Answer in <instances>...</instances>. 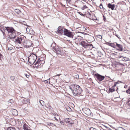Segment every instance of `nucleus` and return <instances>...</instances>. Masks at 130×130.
<instances>
[{
    "label": "nucleus",
    "instance_id": "f03ea898",
    "mask_svg": "<svg viewBox=\"0 0 130 130\" xmlns=\"http://www.w3.org/2000/svg\"><path fill=\"white\" fill-rule=\"evenodd\" d=\"M37 58V56L36 55L32 53L28 57V61L30 64H33L35 62Z\"/></svg>",
    "mask_w": 130,
    "mask_h": 130
},
{
    "label": "nucleus",
    "instance_id": "69168bd1",
    "mask_svg": "<svg viewBox=\"0 0 130 130\" xmlns=\"http://www.w3.org/2000/svg\"><path fill=\"white\" fill-rule=\"evenodd\" d=\"M4 38H5V37H4Z\"/></svg>",
    "mask_w": 130,
    "mask_h": 130
},
{
    "label": "nucleus",
    "instance_id": "4be33fe9",
    "mask_svg": "<svg viewBox=\"0 0 130 130\" xmlns=\"http://www.w3.org/2000/svg\"><path fill=\"white\" fill-rule=\"evenodd\" d=\"M6 27H4L3 25H1L0 26V30H6Z\"/></svg>",
    "mask_w": 130,
    "mask_h": 130
},
{
    "label": "nucleus",
    "instance_id": "7c9ffc66",
    "mask_svg": "<svg viewBox=\"0 0 130 130\" xmlns=\"http://www.w3.org/2000/svg\"><path fill=\"white\" fill-rule=\"evenodd\" d=\"M74 77L77 79H78L79 78V75L78 74L75 75L74 76Z\"/></svg>",
    "mask_w": 130,
    "mask_h": 130
},
{
    "label": "nucleus",
    "instance_id": "72a5a7b5",
    "mask_svg": "<svg viewBox=\"0 0 130 130\" xmlns=\"http://www.w3.org/2000/svg\"><path fill=\"white\" fill-rule=\"evenodd\" d=\"M127 104L130 106V99L127 102Z\"/></svg>",
    "mask_w": 130,
    "mask_h": 130
},
{
    "label": "nucleus",
    "instance_id": "5701e85b",
    "mask_svg": "<svg viewBox=\"0 0 130 130\" xmlns=\"http://www.w3.org/2000/svg\"><path fill=\"white\" fill-rule=\"evenodd\" d=\"M39 102L40 104H41L42 106H44L45 105V103L42 100H41L39 101Z\"/></svg>",
    "mask_w": 130,
    "mask_h": 130
},
{
    "label": "nucleus",
    "instance_id": "09e8293b",
    "mask_svg": "<svg viewBox=\"0 0 130 130\" xmlns=\"http://www.w3.org/2000/svg\"><path fill=\"white\" fill-rule=\"evenodd\" d=\"M51 126H52V125H53L54 126H56L55 125H54V124H53V123H51Z\"/></svg>",
    "mask_w": 130,
    "mask_h": 130
},
{
    "label": "nucleus",
    "instance_id": "2eb2a0df",
    "mask_svg": "<svg viewBox=\"0 0 130 130\" xmlns=\"http://www.w3.org/2000/svg\"><path fill=\"white\" fill-rule=\"evenodd\" d=\"M16 32H15L13 33H11V34L8 36V38L11 39L15 38L16 36Z\"/></svg>",
    "mask_w": 130,
    "mask_h": 130
},
{
    "label": "nucleus",
    "instance_id": "b1692460",
    "mask_svg": "<svg viewBox=\"0 0 130 130\" xmlns=\"http://www.w3.org/2000/svg\"><path fill=\"white\" fill-rule=\"evenodd\" d=\"M109 90L110 92H113L115 91V90L114 88H109Z\"/></svg>",
    "mask_w": 130,
    "mask_h": 130
},
{
    "label": "nucleus",
    "instance_id": "a878e982",
    "mask_svg": "<svg viewBox=\"0 0 130 130\" xmlns=\"http://www.w3.org/2000/svg\"><path fill=\"white\" fill-rule=\"evenodd\" d=\"M122 60L123 61H129V58H127L126 57H124L123 59H122Z\"/></svg>",
    "mask_w": 130,
    "mask_h": 130
},
{
    "label": "nucleus",
    "instance_id": "cd10ccee",
    "mask_svg": "<svg viewBox=\"0 0 130 130\" xmlns=\"http://www.w3.org/2000/svg\"><path fill=\"white\" fill-rule=\"evenodd\" d=\"M8 102L10 103H13L14 102L13 100L12 99L9 100Z\"/></svg>",
    "mask_w": 130,
    "mask_h": 130
},
{
    "label": "nucleus",
    "instance_id": "393cba45",
    "mask_svg": "<svg viewBox=\"0 0 130 130\" xmlns=\"http://www.w3.org/2000/svg\"><path fill=\"white\" fill-rule=\"evenodd\" d=\"M7 130H16V129L14 127H11L8 128Z\"/></svg>",
    "mask_w": 130,
    "mask_h": 130
},
{
    "label": "nucleus",
    "instance_id": "a19ab883",
    "mask_svg": "<svg viewBox=\"0 0 130 130\" xmlns=\"http://www.w3.org/2000/svg\"><path fill=\"white\" fill-rule=\"evenodd\" d=\"M119 129L120 130H124L123 128H122L121 127H120Z\"/></svg>",
    "mask_w": 130,
    "mask_h": 130
},
{
    "label": "nucleus",
    "instance_id": "ddd939ff",
    "mask_svg": "<svg viewBox=\"0 0 130 130\" xmlns=\"http://www.w3.org/2000/svg\"><path fill=\"white\" fill-rule=\"evenodd\" d=\"M64 121L66 123H69L71 126H72V125L74 123L73 121L70 119L66 118L65 119Z\"/></svg>",
    "mask_w": 130,
    "mask_h": 130
},
{
    "label": "nucleus",
    "instance_id": "6e6552de",
    "mask_svg": "<svg viewBox=\"0 0 130 130\" xmlns=\"http://www.w3.org/2000/svg\"><path fill=\"white\" fill-rule=\"evenodd\" d=\"M84 112L88 116H90L91 115V112L90 109L87 108H83L82 109Z\"/></svg>",
    "mask_w": 130,
    "mask_h": 130
},
{
    "label": "nucleus",
    "instance_id": "e433bc0d",
    "mask_svg": "<svg viewBox=\"0 0 130 130\" xmlns=\"http://www.w3.org/2000/svg\"><path fill=\"white\" fill-rule=\"evenodd\" d=\"M98 37L99 38H100V39H102V36L101 35H98Z\"/></svg>",
    "mask_w": 130,
    "mask_h": 130
},
{
    "label": "nucleus",
    "instance_id": "f704fd0d",
    "mask_svg": "<svg viewBox=\"0 0 130 130\" xmlns=\"http://www.w3.org/2000/svg\"><path fill=\"white\" fill-rule=\"evenodd\" d=\"M29 103V100H26V101L25 102V104H28Z\"/></svg>",
    "mask_w": 130,
    "mask_h": 130
},
{
    "label": "nucleus",
    "instance_id": "79ce46f5",
    "mask_svg": "<svg viewBox=\"0 0 130 130\" xmlns=\"http://www.w3.org/2000/svg\"><path fill=\"white\" fill-rule=\"evenodd\" d=\"M79 13L80 15H81L82 16H84V14L81 12H79Z\"/></svg>",
    "mask_w": 130,
    "mask_h": 130
},
{
    "label": "nucleus",
    "instance_id": "c9c22d12",
    "mask_svg": "<svg viewBox=\"0 0 130 130\" xmlns=\"http://www.w3.org/2000/svg\"><path fill=\"white\" fill-rule=\"evenodd\" d=\"M29 103V100H26V101L25 102V104H28Z\"/></svg>",
    "mask_w": 130,
    "mask_h": 130
},
{
    "label": "nucleus",
    "instance_id": "864d4df0",
    "mask_svg": "<svg viewBox=\"0 0 130 130\" xmlns=\"http://www.w3.org/2000/svg\"><path fill=\"white\" fill-rule=\"evenodd\" d=\"M2 33H3V35H4H4H5V32H4V31H3V32Z\"/></svg>",
    "mask_w": 130,
    "mask_h": 130
},
{
    "label": "nucleus",
    "instance_id": "58836bf2",
    "mask_svg": "<svg viewBox=\"0 0 130 130\" xmlns=\"http://www.w3.org/2000/svg\"><path fill=\"white\" fill-rule=\"evenodd\" d=\"M12 48H13L12 47H9L8 49L9 50L11 51L12 50Z\"/></svg>",
    "mask_w": 130,
    "mask_h": 130
},
{
    "label": "nucleus",
    "instance_id": "052dcab7",
    "mask_svg": "<svg viewBox=\"0 0 130 130\" xmlns=\"http://www.w3.org/2000/svg\"><path fill=\"white\" fill-rule=\"evenodd\" d=\"M30 130V129H28V130Z\"/></svg>",
    "mask_w": 130,
    "mask_h": 130
},
{
    "label": "nucleus",
    "instance_id": "dca6fc26",
    "mask_svg": "<svg viewBox=\"0 0 130 130\" xmlns=\"http://www.w3.org/2000/svg\"><path fill=\"white\" fill-rule=\"evenodd\" d=\"M83 39V37L80 36H78L77 37L75 38L74 40L75 41V42H80L81 40H82Z\"/></svg>",
    "mask_w": 130,
    "mask_h": 130
},
{
    "label": "nucleus",
    "instance_id": "a211bd4d",
    "mask_svg": "<svg viewBox=\"0 0 130 130\" xmlns=\"http://www.w3.org/2000/svg\"><path fill=\"white\" fill-rule=\"evenodd\" d=\"M117 44V42H114L113 43H111L110 46L111 47L114 48H116V46Z\"/></svg>",
    "mask_w": 130,
    "mask_h": 130
},
{
    "label": "nucleus",
    "instance_id": "e2e57ef3",
    "mask_svg": "<svg viewBox=\"0 0 130 130\" xmlns=\"http://www.w3.org/2000/svg\"><path fill=\"white\" fill-rule=\"evenodd\" d=\"M108 78H110V77L108 76Z\"/></svg>",
    "mask_w": 130,
    "mask_h": 130
},
{
    "label": "nucleus",
    "instance_id": "37998d69",
    "mask_svg": "<svg viewBox=\"0 0 130 130\" xmlns=\"http://www.w3.org/2000/svg\"><path fill=\"white\" fill-rule=\"evenodd\" d=\"M95 129V128H94L93 127H91L90 129V130H93V129Z\"/></svg>",
    "mask_w": 130,
    "mask_h": 130
},
{
    "label": "nucleus",
    "instance_id": "39448f33",
    "mask_svg": "<svg viewBox=\"0 0 130 130\" xmlns=\"http://www.w3.org/2000/svg\"><path fill=\"white\" fill-rule=\"evenodd\" d=\"M32 43L30 40H25L22 42V44L26 48H29L31 46Z\"/></svg>",
    "mask_w": 130,
    "mask_h": 130
},
{
    "label": "nucleus",
    "instance_id": "412c9836",
    "mask_svg": "<svg viewBox=\"0 0 130 130\" xmlns=\"http://www.w3.org/2000/svg\"><path fill=\"white\" fill-rule=\"evenodd\" d=\"M15 12L17 14H19L21 13V11L19 9H17L15 10Z\"/></svg>",
    "mask_w": 130,
    "mask_h": 130
},
{
    "label": "nucleus",
    "instance_id": "c85d7f7f",
    "mask_svg": "<svg viewBox=\"0 0 130 130\" xmlns=\"http://www.w3.org/2000/svg\"><path fill=\"white\" fill-rule=\"evenodd\" d=\"M126 92L127 93L130 94V87L128 89L126 90Z\"/></svg>",
    "mask_w": 130,
    "mask_h": 130
},
{
    "label": "nucleus",
    "instance_id": "13d9d810",
    "mask_svg": "<svg viewBox=\"0 0 130 130\" xmlns=\"http://www.w3.org/2000/svg\"><path fill=\"white\" fill-rule=\"evenodd\" d=\"M2 31V32H3V30H0Z\"/></svg>",
    "mask_w": 130,
    "mask_h": 130
},
{
    "label": "nucleus",
    "instance_id": "3c124183",
    "mask_svg": "<svg viewBox=\"0 0 130 130\" xmlns=\"http://www.w3.org/2000/svg\"><path fill=\"white\" fill-rule=\"evenodd\" d=\"M54 118L55 120L57 121H58V119L56 118L55 117H54Z\"/></svg>",
    "mask_w": 130,
    "mask_h": 130
},
{
    "label": "nucleus",
    "instance_id": "f257e3e1",
    "mask_svg": "<svg viewBox=\"0 0 130 130\" xmlns=\"http://www.w3.org/2000/svg\"><path fill=\"white\" fill-rule=\"evenodd\" d=\"M70 88L74 96H79L82 95V90L79 85L73 84L70 86Z\"/></svg>",
    "mask_w": 130,
    "mask_h": 130
},
{
    "label": "nucleus",
    "instance_id": "2f4dec72",
    "mask_svg": "<svg viewBox=\"0 0 130 130\" xmlns=\"http://www.w3.org/2000/svg\"><path fill=\"white\" fill-rule=\"evenodd\" d=\"M14 79H15L14 77L13 76H11L10 77V79L11 80H12V81H13V80H14Z\"/></svg>",
    "mask_w": 130,
    "mask_h": 130
},
{
    "label": "nucleus",
    "instance_id": "1a4fd4ad",
    "mask_svg": "<svg viewBox=\"0 0 130 130\" xmlns=\"http://www.w3.org/2000/svg\"><path fill=\"white\" fill-rule=\"evenodd\" d=\"M24 38L21 37H18L15 39V42L17 43L22 44V42L24 41Z\"/></svg>",
    "mask_w": 130,
    "mask_h": 130
},
{
    "label": "nucleus",
    "instance_id": "9b49d317",
    "mask_svg": "<svg viewBox=\"0 0 130 130\" xmlns=\"http://www.w3.org/2000/svg\"><path fill=\"white\" fill-rule=\"evenodd\" d=\"M6 30L8 33L10 34L12 33H13L16 32L15 30L12 27H7L6 28Z\"/></svg>",
    "mask_w": 130,
    "mask_h": 130
},
{
    "label": "nucleus",
    "instance_id": "338daca9",
    "mask_svg": "<svg viewBox=\"0 0 130 130\" xmlns=\"http://www.w3.org/2000/svg\"><path fill=\"white\" fill-rule=\"evenodd\" d=\"M129 39H130V37L129 38Z\"/></svg>",
    "mask_w": 130,
    "mask_h": 130
},
{
    "label": "nucleus",
    "instance_id": "49530a36",
    "mask_svg": "<svg viewBox=\"0 0 130 130\" xmlns=\"http://www.w3.org/2000/svg\"><path fill=\"white\" fill-rule=\"evenodd\" d=\"M51 123H50V122H47V124L48 125H51Z\"/></svg>",
    "mask_w": 130,
    "mask_h": 130
},
{
    "label": "nucleus",
    "instance_id": "f3484780",
    "mask_svg": "<svg viewBox=\"0 0 130 130\" xmlns=\"http://www.w3.org/2000/svg\"><path fill=\"white\" fill-rule=\"evenodd\" d=\"M108 7L111 9L112 10H113L115 8V5L114 4H111L110 3H109L107 5Z\"/></svg>",
    "mask_w": 130,
    "mask_h": 130
},
{
    "label": "nucleus",
    "instance_id": "c756f323",
    "mask_svg": "<svg viewBox=\"0 0 130 130\" xmlns=\"http://www.w3.org/2000/svg\"><path fill=\"white\" fill-rule=\"evenodd\" d=\"M87 8L85 5L83 6L81 8V9L82 10H84L86 8Z\"/></svg>",
    "mask_w": 130,
    "mask_h": 130
},
{
    "label": "nucleus",
    "instance_id": "9d476101",
    "mask_svg": "<svg viewBox=\"0 0 130 130\" xmlns=\"http://www.w3.org/2000/svg\"><path fill=\"white\" fill-rule=\"evenodd\" d=\"M35 65V68L39 69L41 68L42 67L43 64H42L41 63L40 60H38V61L36 62Z\"/></svg>",
    "mask_w": 130,
    "mask_h": 130
},
{
    "label": "nucleus",
    "instance_id": "20e7f679",
    "mask_svg": "<svg viewBox=\"0 0 130 130\" xmlns=\"http://www.w3.org/2000/svg\"><path fill=\"white\" fill-rule=\"evenodd\" d=\"M63 32L64 35H66L69 37L73 38L74 34L73 32L70 31L66 28H64Z\"/></svg>",
    "mask_w": 130,
    "mask_h": 130
},
{
    "label": "nucleus",
    "instance_id": "ea45409f",
    "mask_svg": "<svg viewBox=\"0 0 130 130\" xmlns=\"http://www.w3.org/2000/svg\"><path fill=\"white\" fill-rule=\"evenodd\" d=\"M60 122L61 124H62L63 125L64 124V123L62 121H60Z\"/></svg>",
    "mask_w": 130,
    "mask_h": 130
},
{
    "label": "nucleus",
    "instance_id": "8fccbe9b",
    "mask_svg": "<svg viewBox=\"0 0 130 130\" xmlns=\"http://www.w3.org/2000/svg\"><path fill=\"white\" fill-rule=\"evenodd\" d=\"M2 56V55L0 53V60H1V56Z\"/></svg>",
    "mask_w": 130,
    "mask_h": 130
},
{
    "label": "nucleus",
    "instance_id": "f8f14e48",
    "mask_svg": "<svg viewBox=\"0 0 130 130\" xmlns=\"http://www.w3.org/2000/svg\"><path fill=\"white\" fill-rule=\"evenodd\" d=\"M63 28H64L62 26H59L58 27L57 33L59 35H61L63 34Z\"/></svg>",
    "mask_w": 130,
    "mask_h": 130
},
{
    "label": "nucleus",
    "instance_id": "5fc2aeb1",
    "mask_svg": "<svg viewBox=\"0 0 130 130\" xmlns=\"http://www.w3.org/2000/svg\"><path fill=\"white\" fill-rule=\"evenodd\" d=\"M103 17H104V20H105V19H106V18H105V17H104V15H103Z\"/></svg>",
    "mask_w": 130,
    "mask_h": 130
},
{
    "label": "nucleus",
    "instance_id": "0eeeda50",
    "mask_svg": "<svg viewBox=\"0 0 130 130\" xmlns=\"http://www.w3.org/2000/svg\"><path fill=\"white\" fill-rule=\"evenodd\" d=\"M94 75L97 80L100 82L102 81L105 78V77L104 76H102L98 74H95Z\"/></svg>",
    "mask_w": 130,
    "mask_h": 130
},
{
    "label": "nucleus",
    "instance_id": "bb28decb",
    "mask_svg": "<svg viewBox=\"0 0 130 130\" xmlns=\"http://www.w3.org/2000/svg\"><path fill=\"white\" fill-rule=\"evenodd\" d=\"M118 84V82H115L114 85L112 86V88H114V87H116L117 84Z\"/></svg>",
    "mask_w": 130,
    "mask_h": 130
},
{
    "label": "nucleus",
    "instance_id": "423d86ee",
    "mask_svg": "<svg viewBox=\"0 0 130 130\" xmlns=\"http://www.w3.org/2000/svg\"><path fill=\"white\" fill-rule=\"evenodd\" d=\"M53 50L54 52L58 54L61 55L62 53L61 49L57 46H54Z\"/></svg>",
    "mask_w": 130,
    "mask_h": 130
},
{
    "label": "nucleus",
    "instance_id": "473e14b6",
    "mask_svg": "<svg viewBox=\"0 0 130 130\" xmlns=\"http://www.w3.org/2000/svg\"><path fill=\"white\" fill-rule=\"evenodd\" d=\"M99 7L101 9H102L103 8V7L102 3L101 4Z\"/></svg>",
    "mask_w": 130,
    "mask_h": 130
},
{
    "label": "nucleus",
    "instance_id": "bf43d9fd",
    "mask_svg": "<svg viewBox=\"0 0 130 130\" xmlns=\"http://www.w3.org/2000/svg\"><path fill=\"white\" fill-rule=\"evenodd\" d=\"M122 56H120H120H119V57H120V58H121V57Z\"/></svg>",
    "mask_w": 130,
    "mask_h": 130
},
{
    "label": "nucleus",
    "instance_id": "6ab92c4d",
    "mask_svg": "<svg viewBox=\"0 0 130 130\" xmlns=\"http://www.w3.org/2000/svg\"><path fill=\"white\" fill-rule=\"evenodd\" d=\"M12 114L13 115L16 116L18 115V112L17 110L15 109H14L12 111Z\"/></svg>",
    "mask_w": 130,
    "mask_h": 130
},
{
    "label": "nucleus",
    "instance_id": "680f3d73",
    "mask_svg": "<svg viewBox=\"0 0 130 130\" xmlns=\"http://www.w3.org/2000/svg\"><path fill=\"white\" fill-rule=\"evenodd\" d=\"M33 33H34V32H33L32 34H33Z\"/></svg>",
    "mask_w": 130,
    "mask_h": 130
},
{
    "label": "nucleus",
    "instance_id": "a18cd8bd",
    "mask_svg": "<svg viewBox=\"0 0 130 130\" xmlns=\"http://www.w3.org/2000/svg\"><path fill=\"white\" fill-rule=\"evenodd\" d=\"M25 75L26 76V77L27 78H28L29 77V75H27V74H26V75Z\"/></svg>",
    "mask_w": 130,
    "mask_h": 130
},
{
    "label": "nucleus",
    "instance_id": "603ef678",
    "mask_svg": "<svg viewBox=\"0 0 130 130\" xmlns=\"http://www.w3.org/2000/svg\"><path fill=\"white\" fill-rule=\"evenodd\" d=\"M116 36L118 38H119V37H118V35H116Z\"/></svg>",
    "mask_w": 130,
    "mask_h": 130
},
{
    "label": "nucleus",
    "instance_id": "de8ad7c7",
    "mask_svg": "<svg viewBox=\"0 0 130 130\" xmlns=\"http://www.w3.org/2000/svg\"><path fill=\"white\" fill-rule=\"evenodd\" d=\"M44 82L45 83H47L48 82V81L47 80H45L44 81Z\"/></svg>",
    "mask_w": 130,
    "mask_h": 130
},
{
    "label": "nucleus",
    "instance_id": "4468645a",
    "mask_svg": "<svg viewBox=\"0 0 130 130\" xmlns=\"http://www.w3.org/2000/svg\"><path fill=\"white\" fill-rule=\"evenodd\" d=\"M116 48H117L116 49L119 51H124L123 46L120 44H118L117 43Z\"/></svg>",
    "mask_w": 130,
    "mask_h": 130
},
{
    "label": "nucleus",
    "instance_id": "c03bdc74",
    "mask_svg": "<svg viewBox=\"0 0 130 130\" xmlns=\"http://www.w3.org/2000/svg\"><path fill=\"white\" fill-rule=\"evenodd\" d=\"M66 1L67 2L69 3L70 2L71 0H66Z\"/></svg>",
    "mask_w": 130,
    "mask_h": 130
},
{
    "label": "nucleus",
    "instance_id": "4d7b16f0",
    "mask_svg": "<svg viewBox=\"0 0 130 130\" xmlns=\"http://www.w3.org/2000/svg\"><path fill=\"white\" fill-rule=\"evenodd\" d=\"M68 108H69V109H70V110H71V108L70 107H69Z\"/></svg>",
    "mask_w": 130,
    "mask_h": 130
},
{
    "label": "nucleus",
    "instance_id": "0e129e2a",
    "mask_svg": "<svg viewBox=\"0 0 130 130\" xmlns=\"http://www.w3.org/2000/svg\"><path fill=\"white\" fill-rule=\"evenodd\" d=\"M118 82H121L120 81H118Z\"/></svg>",
    "mask_w": 130,
    "mask_h": 130
},
{
    "label": "nucleus",
    "instance_id": "6e6d98bb",
    "mask_svg": "<svg viewBox=\"0 0 130 130\" xmlns=\"http://www.w3.org/2000/svg\"><path fill=\"white\" fill-rule=\"evenodd\" d=\"M61 74H57V75L56 76H59L60 75H61Z\"/></svg>",
    "mask_w": 130,
    "mask_h": 130
},
{
    "label": "nucleus",
    "instance_id": "aec40b11",
    "mask_svg": "<svg viewBox=\"0 0 130 130\" xmlns=\"http://www.w3.org/2000/svg\"><path fill=\"white\" fill-rule=\"evenodd\" d=\"M23 128L24 130H27L28 129V126L25 123H24Z\"/></svg>",
    "mask_w": 130,
    "mask_h": 130
},
{
    "label": "nucleus",
    "instance_id": "4c0bfd02",
    "mask_svg": "<svg viewBox=\"0 0 130 130\" xmlns=\"http://www.w3.org/2000/svg\"><path fill=\"white\" fill-rule=\"evenodd\" d=\"M111 43H109V42H107L106 43V44L107 45H109V46H110V44H111Z\"/></svg>",
    "mask_w": 130,
    "mask_h": 130
},
{
    "label": "nucleus",
    "instance_id": "7ed1b4c3",
    "mask_svg": "<svg viewBox=\"0 0 130 130\" xmlns=\"http://www.w3.org/2000/svg\"><path fill=\"white\" fill-rule=\"evenodd\" d=\"M80 44L85 48H89L91 49L93 48V45L87 41H82L80 42Z\"/></svg>",
    "mask_w": 130,
    "mask_h": 130
}]
</instances>
